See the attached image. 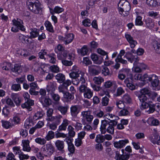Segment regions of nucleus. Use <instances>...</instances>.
<instances>
[{
	"mask_svg": "<svg viewBox=\"0 0 160 160\" xmlns=\"http://www.w3.org/2000/svg\"><path fill=\"white\" fill-rule=\"evenodd\" d=\"M131 9L129 3L126 0H121L118 4V10L122 16L125 17L128 15V12Z\"/></svg>",
	"mask_w": 160,
	"mask_h": 160,
	"instance_id": "obj_1",
	"label": "nucleus"
},
{
	"mask_svg": "<svg viewBox=\"0 0 160 160\" xmlns=\"http://www.w3.org/2000/svg\"><path fill=\"white\" fill-rule=\"evenodd\" d=\"M29 9L33 13L38 14L42 11V5L38 1L34 2H29L27 3Z\"/></svg>",
	"mask_w": 160,
	"mask_h": 160,
	"instance_id": "obj_2",
	"label": "nucleus"
},
{
	"mask_svg": "<svg viewBox=\"0 0 160 160\" xmlns=\"http://www.w3.org/2000/svg\"><path fill=\"white\" fill-rule=\"evenodd\" d=\"M81 116L82 118L81 122L82 124L85 125L87 123H91L93 119V116L91 114L90 112L88 111H83L81 113Z\"/></svg>",
	"mask_w": 160,
	"mask_h": 160,
	"instance_id": "obj_3",
	"label": "nucleus"
},
{
	"mask_svg": "<svg viewBox=\"0 0 160 160\" xmlns=\"http://www.w3.org/2000/svg\"><path fill=\"white\" fill-rule=\"evenodd\" d=\"M23 97L25 99V102L22 104L21 107L23 108H27L29 111L32 110L31 106L34 105V101L30 99V95L27 92L23 93Z\"/></svg>",
	"mask_w": 160,
	"mask_h": 160,
	"instance_id": "obj_4",
	"label": "nucleus"
},
{
	"mask_svg": "<svg viewBox=\"0 0 160 160\" xmlns=\"http://www.w3.org/2000/svg\"><path fill=\"white\" fill-rule=\"evenodd\" d=\"M54 146L51 143L43 146L41 148L42 152L46 156L51 155L54 152Z\"/></svg>",
	"mask_w": 160,
	"mask_h": 160,
	"instance_id": "obj_5",
	"label": "nucleus"
},
{
	"mask_svg": "<svg viewBox=\"0 0 160 160\" xmlns=\"http://www.w3.org/2000/svg\"><path fill=\"white\" fill-rule=\"evenodd\" d=\"M69 76L70 78L72 79L77 78L79 76H80V82L82 84L85 83V80L84 78L85 73L83 72H71L69 74Z\"/></svg>",
	"mask_w": 160,
	"mask_h": 160,
	"instance_id": "obj_6",
	"label": "nucleus"
},
{
	"mask_svg": "<svg viewBox=\"0 0 160 160\" xmlns=\"http://www.w3.org/2000/svg\"><path fill=\"white\" fill-rule=\"evenodd\" d=\"M122 154H120L119 152L118 151H115V158L117 160H128L129 159V155L126 154L124 153V149L121 150Z\"/></svg>",
	"mask_w": 160,
	"mask_h": 160,
	"instance_id": "obj_7",
	"label": "nucleus"
},
{
	"mask_svg": "<svg viewBox=\"0 0 160 160\" xmlns=\"http://www.w3.org/2000/svg\"><path fill=\"white\" fill-rule=\"evenodd\" d=\"M109 121L106 119L102 120L101 121V126L100 128V131L101 133L102 134H104L106 133V126L111 123L112 120L109 119Z\"/></svg>",
	"mask_w": 160,
	"mask_h": 160,
	"instance_id": "obj_8",
	"label": "nucleus"
},
{
	"mask_svg": "<svg viewBox=\"0 0 160 160\" xmlns=\"http://www.w3.org/2000/svg\"><path fill=\"white\" fill-rule=\"evenodd\" d=\"M70 114L72 116L76 118L80 111V106L78 105H72L70 108Z\"/></svg>",
	"mask_w": 160,
	"mask_h": 160,
	"instance_id": "obj_9",
	"label": "nucleus"
},
{
	"mask_svg": "<svg viewBox=\"0 0 160 160\" xmlns=\"http://www.w3.org/2000/svg\"><path fill=\"white\" fill-rule=\"evenodd\" d=\"M142 107L141 108L142 109H148L146 111L148 113H153L155 111L154 104H152L150 102L148 103H144L142 105Z\"/></svg>",
	"mask_w": 160,
	"mask_h": 160,
	"instance_id": "obj_10",
	"label": "nucleus"
},
{
	"mask_svg": "<svg viewBox=\"0 0 160 160\" xmlns=\"http://www.w3.org/2000/svg\"><path fill=\"white\" fill-rule=\"evenodd\" d=\"M118 122L115 120H113L111 123L109 124L107 128H106V132H107L108 133L111 134H113L114 133V127L117 124Z\"/></svg>",
	"mask_w": 160,
	"mask_h": 160,
	"instance_id": "obj_11",
	"label": "nucleus"
},
{
	"mask_svg": "<svg viewBox=\"0 0 160 160\" xmlns=\"http://www.w3.org/2000/svg\"><path fill=\"white\" fill-rule=\"evenodd\" d=\"M127 58L128 61L131 63H133V65H137L138 63H139L138 61L139 60L138 57L137 56H134L131 53L128 52V54L127 56Z\"/></svg>",
	"mask_w": 160,
	"mask_h": 160,
	"instance_id": "obj_12",
	"label": "nucleus"
},
{
	"mask_svg": "<svg viewBox=\"0 0 160 160\" xmlns=\"http://www.w3.org/2000/svg\"><path fill=\"white\" fill-rule=\"evenodd\" d=\"M13 24L15 25L19 28V29L22 31H24L25 29L23 25V22L22 20L19 18L17 19H14L12 21Z\"/></svg>",
	"mask_w": 160,
	"mask_h": 160,
	"instance_id": "obj_13",
	"label": "nucleus"
},
{
	"mask_svg": "<svg viewBox=\"0 0 160 160\" xmlns=\"http://www.w3.org/2000/svg\"><path fill=\"white\" fill-rule=\"evenodd\" d=\"M129 142V141L128 139L121 140L118 142H115L113 143L114 146L118 148H122L126 144Z\"/></svg>",
	"mask_w": 160,
	"mask_h": 160,
	"instance_id": "obj_14",
	"label": "nucleus"
},
{
	"mask_svg": "<svg viewBox=\"0 0 160 160\" xmlns=\"http://www.w3.org/2000/svg\"><path fill=\"white\" fill-rule=\"evenodd\" d=\"M91 58L94 63L97 64H101L103 61V58L102 57H98L97 54H92L91 55Z\"/></svg>",
	"mask_w": 160,
	"mask_h": 160,
	"instance_id": "obj_15",
	"label": "nucleus"
},
{
	"mask_svg": "<svg viewBox=\"0 0 160 160\" xmlns=\"http://www.w3.org/2000/svg\"><path fill=\"white\" fill-rule=\"evenodd\" d=\"M30 89L29 90V92L30 94L33 95H38L39 92L36 91L35 90L38 87L37 83L35 82H32L30 84Z\"/></svg>",
	"mask_w": 160,
	"mask_h": 160,
	"instance_id": "obj_16",
	"label": "nucleus"
},
{
	"mask_svg": "<svg viewBox=\"0 0 160 160\" xmlns=\"http://www.w3.org/2000/svg\"><path fill=\"white\" fill-rule=\"evenodd\" d=\"M125 53V51L124 50H122L120 51L119 54L118 55L117 57L115 59L116 62H119L122 64H126L127 61L126 60L123 59L122 58V56Z\"/></svg>",
	"mask_w": 160,
	"mask_h": 160,
	"instance_id": "obj_17",
	"label": "nucleus"
},
{
	"mask_svg": "<svg viewBox=\"0 0 160 160\" xmlns=\"http://www.w3.org/2000/svg\"><path fill=\"white\" fill-rule=\"evenodd\" d=\"M39 101L44 107L49 106L52 103L51 100L49 98L41 97L39 98Z\"/></svg>",
	"mask_w": 160,
	"mask_h": 160,
	"instance_id": "obj_18",
	"label": "nucleus"
},
{
	"mask_svg": "<svg viewBox=\"0 0 160 160\" xmlns=\"http://www.w3.org/2000/svg\"><path fill=\"white\" fill-rule=\"evenodd\" d=\"M11 96L12 99L14 101L16 105H19L20 103L22 102V98L17 94L12 93Z\"/></svg>",
	"mask_w": 160,
	"mask_h": 160,
	"instance_id": "obj_19",
	"label": "nucleus"
},
{
	"mask_svg": "<svg viewBox=\"0 0 160 160\" xmlns=\"http://www.w3.org/2000/svg\"><path fill=\"white\" fill-rule=\"evenodd\" d=\"M69 121L66 119L63 120L62 124L60 125L57 129L58 131H62L66 130L67 126L69 124Z\"/></svg>",
	"mask_w": 160,
	"mask_h": 160,
	"instance_id": "obj_20",
	"label": "nucleus"
},
{
	"mask_svg": "<svg viewBox=\"0 0 160 160\" xmlns=\"http://www.w3.org/2000/svg\"><path fill=\"white\" fill-rule=\"evenodd\" d=\"M21 120L19 115L17 114L14 116L12 118L11 120V122L12 123V125L14 126L15 125L20 124Z\"/></svg>",
	"mask_w": 160,
	"mask_h": 160,
	"instance_id": "obj_21",
	"label": "nucleus"
},
{
	"mask_svg": "<svg viewBox=\"0 0 160 160\" xmlns=\"http://www.w3.org/2000/svg\"><path fill=\"white\" fill-rule=\"evenodd\" d=\"M74 38V35L73 33H69L66 34L64 37L65 44L67 45L71 43Z\"/></svg>",
	"mask_w": 160,
	"mask_h": 160,
	"instance_id": "obj_22",
	"label": "nucleus"
},
{
	"mask_svg": "<svg viewBox=\"0 0 160 160\" xmlns=\"http://www.w3.org/2000/svg\"><path fill=\"white\" fill-rule=\"evenodd\" d=\"M55 145L58 150L63 152L64 146V142L63 141L57 140L55 142Z\"/></svg>",
	"mask_w": 160,
	"mask_h": 160,
	"instance_id": "obj_23",
	"label": "nucleus"
},
{
	"mask_svg": "<svg viewBox=\"0 0 160 160\" xmlns=\"http://www.w3.org/2000/svg\"><path fill=\"white\" fill-rule=\"evenodd\" d=\"M22 142L23 144V151L28 152H30L31 148L29 145V141L28 140H22Z\"/></svg>",
	"mask_w": 160,
	"mask_h": 160,
	"instance_id": "obj_24",
	"label": "nucleus"
},
{
	"mask_svg": "<svg viewBox=\"0 0 160 160\" xmlns=\"http://www.w3.org/2000/svg\"><path fill=\"white\" fill-rule=\"evenodd\" d=\"M146 27L149 29L152 28L154 26V23L152 18H148L145 20Z\"/></svg>",
	"mask_w": 160,
	"mask_h": 160,
	"instance_id": "obj_25",
	"label": "nucleus"
},
{
	"mask_svg": "<svg viewBox=\"0 0 160 160\" xmlns=\"http://www.w3.org/2000/svg\"><path fill=\"white\" fill-rule=\"evenodd\" d=\"M17 54L23 56L24 58H26L30 55V53L25 49L19 50L17 52Z\"/></svg>",
	"mask_w": 160,
	"mask_h": 160,
	"instance_id": "obj_26",
	"label": "nucleus"
},
{
	"mask_svg": "<svg viewBox=\"0 0 160 160\" xmlns=\"http://www.w3.org/2000/svg\"><path fill=\"white\" fill-rule=\"evenodd\" d=\"M68 108V106L67 105L64 106L59 105L57 107V109L63 115L66 114L67 113Z\"/></svg>",
	"mask_w": 160,
	"mask_h": 160,
	"instance_id": "obj_27",
	"label": "nucleus"
},
{
	"mask_svg": "<svg viewBox=\"0 0 160 160\" xmlns=\"http://www.w3.org/2000/svg\"><path fill=\"white\" fill-rule=\"evenodd\" d=\"M56 86L53 82H50L48 83L47 86V90L48 92V94L51 92H53L56 89Z\"/></svg>",
	"mask_w": 160,
	"mask_h": 160,
	"instance_id": "obj_28",
	"label": "nucleus"
},
{
	"mask_svg": "<svg viewBox=\"0 0 160 160\" xmlns=\"http://www.w3.org/2000/svg\"><path fill=\"white\" fill-rule=\"evenodd\" d=\"M55 78L59 83H62L65 80L64 75L62 73H58L55 76Z\"/></svg>",
	"mask_w": 160,
	"mask_h": 160,
	"instance_id": "obj_29",
	"label": "nucleus"
},
{
	"mask_svg": "<svg viewBox=\"0 0 160 160\" xmlns=\"http://www.w3.org/2000/svg\"><path fill=\"white\" fill-rule=\"evenodd\" d=\"M137 96L140 101L142 103L140 107V108H141L142 107V105L144 103H147L145 102L147 101L148 98L146 95L141 94L139 93L138 94Z\"/></svg>",
	"mask_w": 160,
	"mask_h": 160,
	"instance_id": "obj_30",
	"label": "nucleus"
},
{
	"mask_svg": "<svg viewBox=\"0 0 160 160\" xmlns=\"http://www.w3.org/2000/svg\"><path fill=\"white\" fill-rule=\"evenodd\" d=\"M44 25L46 27V30L48 31L51 33L54 32V31L53 27L51 23L48 20L46 21L45 22Z\"/></svg>",
	"mask_w": 160,
	"mask_h": 160,
	"instance_id": "obj_31",
	"label": "nucleus"
},
{
	"mask_svg": "<svg viewBox=\"0 0 160 160\" xmlns=\"http://www.w3.org/2000/svg\"><path fill=\"white\" fill-rule=\"evenodd\" d=\"M68 53L67 51L64 50L60 53L58 54L57 57L59 59L62 60L66 59L68 56Z\"/></svg>",
	"mask_w": 160,
	"mask_h": 160,
	"instance_id": "obj_32",
	"label": "nucleus"
},
{
	"mask_svg": "<svg viewBox=\"0 0 160 160\" xmlns=\"http://www.w3.org/2000/svg\"><path fill=\"white\" fill-rule=\"evenodd\" d=\"M154 77H155V75L154 74L151 76H148L147 74H144L142 76V81L143 82L146 81L147 82L151 81L152 78H154Z\"/></svg>",
	"mask_w": 160,
	"mask_h": 160,
	"instance_id": "obj_33",
	"label": "nucleus"
},
{
	"mask_svg": "<svg viewBox=\"0 0 160 160\" xmlns=\"http://www.w3.org/2000/svg\"><path fill=\"white\" fill-rule=\"evenodd\" d=\"M148 124L153 126H157L159 122L158 120L153 118H149L147 121Z\"/></svg>",
	"mask_w": 160,
	"mask_h": 160,
	"instance_id": "obj_34",
	"label": "nucleus"
},
{
	"mask_svg": "<svg viewBox=\"0 0 160 160\" xmlns=\"http://www.w3.org/2000/svg\"><path fill=\"white\" fill-rule=\"evenodd\" d=\"M49 95L50 96L53 100L56 103H58L60 100V97L58 94H55L54 92H51L50 94H49Z\"/></svg>",
	"mask_w": 160,
	"mask_h": 160,
	"instance_id": "obj_35",
	"label": "nucleus"
},
{
	"mask_svg": "<svg viewBox=\"0 0 160 160\" xmlns=\"http://www.w3.org/2000/svg\"><path fill=\"white\" fill-rule=\"evenodd\" d=\"M3 66L2 67V68L3 70L6 71H9L11 69V68L12 67V65L10 63L4 62L2 63Z\"/></svg>",
	"mask_w": 160,
	"mask_h": 160,
	"instance_id": "obj_36",
	"label": "nucleus"
},
{
	"mask_svg": "<svg viewBox=\"0 0 160 160\" xmlns=\"http://www.w3.org/2000/svg\"><path fill=\"white\" fill-rule=\"evenodd\" d=\"M140 93L141 94L146 95L150 96L151 94V91L148 88H144L140 91Z\"/></svg>",
	"mask_w": 160,
	"mask_h": 160,
	"instance_id": "obj_37",
	"label": "nucleus"
},
{
	"mask_svg": "<svg viewBox=\"0 0 160 160\" xmlns=\"http://www.w3.org/2000/svg\"><path fill=\"white\" fill-rule=\"evenodd\" d=\"M69 136L71 137H73L75 135V132L74 131V128L71 125H69L68 127Z\"/></svg>",
	"mask_w": 160,
	"mask_h": 160,
	"instance_id": "obj_38",
	"label": "nucleus"
},
{
	"mask_svg": "<svg viewBox=\"0 0 160 160\" xmlns=\"http://www.w3.org/2000/svg\"><path fill=\"white\" fill-rule=\"evenodd\" d=\"M158 135L157 133L154 134L150 136L149 137V139L152 143L155 144L156 143L157 141L158 138Z\"/></svg>",
	"mask_w": 160,
	"mask_h": 160,
	"instance_id": "obj_39",
	"label": "nucleus"
},
{
	"mask_svg": "<svg viewBox=\"0 0 160 160\" xmlns=\"http://www.w3.org/2000/svg\"><path fill=\"white\" fill-rule=\"evenodd\" d=\"M93 95V92L90 89L88 88L84 93V97L86 98L90 99Z\"/></svg>",
	"mask_w": 160,
	"mask_h": 160,
	"instance_id": "obj_40",
	"label": "nucleus"
},
{
	"mask_svg": "<svg viewBox=\"0 0 160 160\" xmlns=\"http://www.w3.org/2000/svg\"><path fill=\"white\" fill-rule=\"evenodd\" d=\"M1 122L2 126L6 129H8L13 127L12 125V123L9 121L2 120Z\"/></svg>",
	"mask_w": 160,
	"mask_h": 160,
	"instance_id": "obj_41",
	"label": "nucleus"
},
{
	"mask_svg": "<svg viewBox=\"0 0 160 160\" xmlns=\"http://www.w3.org/2000/svg\"><path fill=\"white\" fill-rule=\"evenodd\" d=\"M93 80L94 83L98 85L100 84L104 81V78L100 76L95 77Z\"/></svg>",
	"mask_w": 160,
	"mask_h": 160,
	"instance_id": "obj_42",
	"label": "nucleus"
},
{
	"mask_svg": "<svg viewBox=\"0 0 160 160\" xmlns=\"http://www.w3.org/2000/svg\"><path fill=\"white\" fill-rule=\"evenodd\" d=\"M47 55L50 58V59L49 61L50 63L52 64H55L56 63V57L55 54L54 53H52L48 54Z\"/></svg>",
	"mask_w": 160,
	"mask_h": 160,
	"instance_id": "obj_43",
	"label": "nucleus"
},
{
	"mask_svg": "<svg viewBox=\"0 0 160 160\" xmlns=\"http://www.w3.org/2000/svg\"><path fill=\"white\" fill-rule=\"evenodd\" d=\"M123 100L125 103H131L132 102L130 96L128 94H126L123 96Z\"/></svg>",
	"mask_w": 160,
	"mask_h": 160,
	"instance_id": "obj_44",
	"label": "nucleus"
},
{
	"mask_svg": "<svg viewBox=\"0 0 160 160\" xmlns=\"http://www.w3.org/2000/svg\"><path fill=\"white\" fill-rule=\"evenodd\" d=\"M31 32H30V37L31 38H35L38 36L39 35L37 29L35 28L30 29Z\"/></svg>",
	"mask_w": 160,
	"mask_h": 160,
	"instance_id": "obj_45",
	"label": "nucleus"
},
{
	"mask_svg": "<svg viewBox=\"0 0 160 160\" xmlns=\"http://www.w3.org/2000/svg\"><path fill=\"white\" fill-rule=\"evenodd\" d=\"M153 47L157 53L160 52V43L155 41L153 43Z\"/></svg>",
	"mask_w": 160,
	"mask_h": 160,
	"instance_id": "obj_46",
	"label": "nucleus"
},
{
	"mask_svg": "<svg viewBox=\"0 0 160 160\" xmlns=\"http://www.w3.org/2000/svg\"><path fill=\"white\" fill-rule=\"evenodd\" d=\"M55 134L54 132L52 131H49L45 137L47 141H49L54 138Z\"/></svg>",
	"mask_w": 160,
	"mask_h": 160,
	"instance_id": "obj_47",
	"label": "nucleus"
},
{
	"mask_svg": "<svg viewBox=\"0 0 160 160\" xmlns=\"http://www.w3.org/2000/svg\"><path fill=\"white\" fill-rule=\"evenodd\" d=\"M104 141V136L100 134L97 135L95 138V142L97 143H102Z\"/></svg>",
	"mask_w": 160,
	"mask_h": 160,
	"instance_id": "obj_48",
	"label": "nucleus"
},
{
	"mask_svg": "<svg viewBox=\"0 0 160 160\" xmlns=\"http://www.w3.org/2000/svg\"><path fill=\"white\" fill-rule=\"evenodd\" d=\"M63 94L64 98L67 100H73L74 98L73 95L68 92H65Z\"/></svg>",
	"mask_w": 160,
	"mask_h": 160,
	"instance_id": "obj_49",
	"label": "nucleus"
},
{
	"mask_svg": "<svg viewBox=\"0 0 160 160\" xmlns=\"http://www.w3.org/2000/svg\"><path fill=\"white\" fill-rule=\"evenodd\" d=\"M11 71L13 72H20L21 71V66L18 64H16L14 65V67L11 68Z\"/></svg>",
	"mask_w": 160,
	"mask_h": 160,
	"instance_id": "obj_50",
	"label": "nucleus"
},
{
	"mask_svg": "<svg viewBox=\"0 0 160 160\" xmlns=\"http://www.w3.org/2000/svg\"><path fill=\"white\" fill-rule=\"evenodd\" d=\"M43 116V114L41 112H37L33 116V120L36 121L41 119Z\"/></svg>",
	"mask_w": 160,
	"mask_h": 160,
	"instance_id": "obj_51",
	"label": "nucleus"
},
{
	"mask_svg": "<svg viewBox=\"0 0 160 160\" xmlns=\"http://www.w3.org/2000/svg\"><path fill=\"white\" fill-rule=\"evenodd\" d=\"M102 74L104 76H109L110 73L108 68L106 66L103 68L102 70Z\"/></svg>",
	"mask_w": 160,
	"mask_h": 160,
	"instance_id": "obj_52",
	"label": "nucleus"
},
{
	"mask_svg": "<svg viewBox=\"0 0 160 160\" xmlns=\"http://www.w3.org/2000/svg\"><path fill=\"white\" fill-rule=\"evenodd\" d=\"M152 81L151 82V85L153 87L157 88L158 84L159 81L158 78L155 75V77L152 78Z\"/></svg>",
	"mask_w": 160,
	"mask_h": 160,
	"instance_id": "obj_53",
	"label": "nucleus"
},
{
	"mask_svg": "<svg viewBox=\"0 0 160 160\" xmlns=\"http://www.w3.org/2000/svg\"><path fill=\"white\" fill-rule=\"evenodd\" d=\"M35 142L40 145H43L46 142L45 139L41 138H38L35 139Z\"/></svg>",
	"mask_w": 160,
	"mask_h": 160,
	"instance_id": "obj_54",
	"label": "nucleus"
},
{
	"mask_svg": "<svg viewBox=\"0 0 160 160\" xmlns=\"http://www.w3.org/2000/svg\"><path fill=\"white\" fill-rule=\"evenodd\" d=\"M142 17L141 16H138L135 20V25L138 26H142L143 23L142 21Z\"/></svg>",
	"mask_w": 160,
	"mask_h": 160,
	"instance_id": "obj_55",
	"label": "nucleus"
},
{
	"mask_svg": "<svg viewBox=\"0 0 160 160\" xmlns=\"http://www.w3.org/2000/svg\"><path fill=\"white\" fill-rule=\"evenodd\" d=\"M12 90L15 91H18L21 90V87L19 84H14L12 85Z\"/></svg>",
	"mask_w": 160,
	"mask_h": 160,
	"instance_id": "obj_56",
	"label": "nucleus"
},
{
	"mask_svg": "<svg viewBox=\"0 0 160 160\" xmlns=\"http://www.w3.org/2000/svg\"><path fill=\"white\" fill-rule=\"evenodd\" d=\"M62 116L60 115H58L55 116V120L54 123L56 125H58L61 121V119L62 118Z\"/></svg>",
	"mask_w": 160,
	"mask_h": 160,
	"instance_id": "obj_57",
	"label": "nucleus"
},
{
	"mask_svg": "<svg viewBox=\"0 0 160 160\" xmlns=\"http://www.w3.org/2000/svg\"><path fill=\"white\" fill-rule=\"evenodd\" d=\"M109 99L108 97L105 96L102 98V104L103 106H107L108 105Z\"/></svg>",
	"mask_w": 160,
	"mask_h": 160,
	"instance_id": "obj_58",
	"label": "nucleus"
},
{
	"mask_svg": "<svg viewBox=\"0 0 160 160\" xmlns=\"http://www.w3.org/2000/svg\"><path fill=\"white\" fill-rule=\"evenodd\" d=\"M89 72L92 75H98L100 73L99 70L93 68H91L89 69Z\"/></svg>",
	"mask_w": 160,
	"mask_h": 160,
	"instance_id": "obj_59",
	"label": "nucleus"
},
{
	"mask_svg": "<svg viewBox=\"0 0 160 160\" xmlns=\"http://www.w3.org/2000/svg\"><path fill=\"white\" fill-rule=\"evenodd\" d=\"M124 91L122 87H119L117 89L116 93L115 94V95L116 96H120L124 93Z\"/></svg>",
	"mask_w": 160,
	"mask_h": 160,
	"instance_id": "obj_60",
	"label": "nucleus"
},
{
	"mask_svg": "<svg viewBox=\"0 0 160 160\" xmlns=\"http://www.w3.org/2000/svg\"><path fill=\"white\" fill-rule=\"evenodd\" d=\"M124 153H125L126 154L129 155V158L131 155L130 153L132 152V149L131 147L130 146H127L124 149Z\"/></svg>",
	"mask_w": 160,
	"mask_h": 160,
	"instance_id": "obj_61",
	"label": "nucleus"
},
{
	"mask_svg": "<svg viewBox=\"0 0 160 160\" xmlns=\"http://www.w3.org/2000/svg\"><path fill=\"white\" fill-rule=\"evenodd\" d=\"M29 157V156L28 155L24 154L22 152H21L19 154V158L20 160L27 159Z\"/></svg>",
	"mask_w": 160,
	"mask_h": 160,
	"instance_id": "obj_62",
	"label": "nucleus"
},
{
	"mask_svg": "<svg viewBox=\"0 0 160 160\" xmlns=\"http://www.w3.org/2000/svg\"><path fill=\"white\" fill-rule=\"evenodd\" d=\"M116 105L118 108L120 109H123L125 107L124 102L122 101L117 102Z\"/></svg>",
	"mask_w": 160,
	"mask_h": 160,
	"instance_id": "obj_63",
	"label": "nucleus"
},
{
	"mask_svg": "<svg viewBox=\"0 0 160 160\" xmlns=\"http://www.w3.org/2000/svg\"><path fill=\"white\" fill-rule=\"evenodd\" d=\"M50 69L52 72L54 73H57L59 72V67L56 65H52L50 68Z\"/></svg>",
	"mask_w": 160,
	"mask_h": 160,
	"instance_id": "obj_64",
	"label": "nucleus"
}]
</instances>
